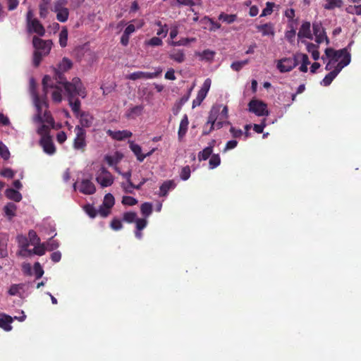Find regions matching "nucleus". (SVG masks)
Masks as SVG:
<instances>
[{"instance_id": "nucleus-1", "label": "nucleus", "mask_w": 361, "mask_h": 361, "mask_svg": "<svg viewBox=\"0 0 361 361\" xmlns=\"http://www.w3.org/2000/svg\"><path fill=\"white\" fill-rule=\"evenodd\" d=\"M72 67V61L69 59L63 57L56 67L51 68V79L53 82L54 80L56 83L63 87L71 110L73 113H79L81 103L78 97H86L87 92L79 78H73L71 82L67 80L64 73Z\"/></svg>"}, {"instance_id": "nucleus-2", "label": "nucleus", "mask_w": 361, "mask_h": 361, "mask_svg": "<svg viewBox=\"0 0 361 361\" xmlns=\"http://www.w3.org/2000/svg\"><path fill=\"white\" fill-rule=\"evenodd\" d=\"M34 121L39 125L37 132L41 136L39 143L43 150L48 154H53L56 148L50 135V130L59 129L61 126L55 123L51 114H36Z\"/></svg>"}, {"instance_id": "nucleus-3", "label": "nucleus", "mask_w": 361, "mask_h": 361, "mask_svg": "<svg viewBox=\"0 0 361 361\" xmlns=\"http://www.w3.org/2000/svg\"><path fill=\"white\" fill-rule=\"evenodd\" d=\"M43 93L39 95L37 92V82L34 78H30L29 80V91L32 97V102L36 108L37 113H49L47 111L48 102L47 93L49 88L54 87V82L52 81L51 76L46 75L44 76L42 81Z\"/></svg>"}, {"instance_id": "nucleus-4", "label": "nucleus", "mask_w": 361, "mask_h": 361, "mask_svg": "<svg viewBox=\"0 0 361 361\" xmlns=\"http://www.w3.org/2000/svg\"><path fill=\"white\" fill-rule=\"evenodd\" d=\"M353 42H351L347 47L339 50H335L333 48H326L325 49V54L328 58H332L334 61H338L339 59L342 58L340 62L344 66H347L351 61V55L349 52L351 44Z\"/></svg>"}, {"instance_id": "nucleus-5", "label": "nucleus", "mask_w": 361, "mask_h": 361, "mask_svg": "<svg viewBox=\"0 0 361 361\" xmlns=\"http://www.w3.org/2000/svg\"><path fill=\"white\" fill-rule=\"evenodd\" d=\"M68 0H56L54 2L51 11L56 13V19L61 23H65L68 20L69 11L66 7Z\"/></svg>"}, {"instance_id": "nucleus-6", "label": "nucleus", "mask_w": 361, "mask_h": 361, "mask_svg": "<svg viewBox=\"0 0 361 361\" xmlns=\"http://www.w3.org/2000/svg\"><path fill=\"white\" fill-rule=\"evenodd\" d=\"M114 180L113 175L104 166H102L96 174V181L102 188L111 186Z\"/></svg>"}, {"instance_id": "nucleus-7", "label": "nucleus", "mask_w": 361, "mask_h": 361, "mask_svg": "<svg viewBox=\"0 0 361 361\" xmlns=\"http://www.w3.org/2000/svg\"><path fill=\"white\" fill-rule=\"evenodd\" d=\"M32 44L35 51H39L47 56L51 51L52 42L51 40H44L38 37L34 36L32 38Z\"/></svg>"}, {"instance_id": "nucleus-8", "label": "nucleus", "mask_w": 361, "mask_h": 361, "mask_svg": "<svg viewBox=\"0 0 361 361\" xmlns=\"http://www.w3.org/2000/svg\"><path fill=\"white\" fill-rule=\"evenodd\" d=\"M298 64L297 56L293 58H283L278 61L277 68L281 73H286L292 71Z\"/></svg>"}, {"instance_id": "nucleus-9", "label": "nucleus", "mask_w": 361, "mask_h": 361, "mask_svg": "<svg viewBox=\"0 0 361 361\" xmlns=\"http://www.w3.org/2000/svg\"><path fill=\"white\" fill-rule=\"evenodd\" d=\"M162 72L161 68H159L154 73H148L143 71L133 72L127 76V78L131 80H136L138 79H152L158 77Z\"/></svg>"}, {"instance_id": "nucleus-10", "label": "nucleus", "mask_w": 361, "mask_h": 361, "mask_svg": "<svg viewBox=\"0 0 361 361\" xmlns=\"http://www.w3.org/2000/svg\"><path fill=\"white\" fill-rule=\"evenodd\" d=\"M85 130L82 128H77L76 137L74 139L73 147L75 149H81L82 152L86 147Z\"/></svg>"}, {"instance_id": "nucleus-11", "label": "nucleus", "mask_w": 361, "mask_h": 361, "mask_svg": "<svg viewBox=\"0 0 361 361\" xmlns=\"http://www.w3.org/2000/svg\"><path fill=\"white\" fill-rule=\"evenodd\" d=\"M215 115L216 114H209L208 121L204 126V130L202 132L203 135H208L212 132V130L215 128L219 129L223 126L221 121H216Z\"/></svg>"}, {"instance_id": "nucleus-12", "label": "nucleus", "mask_w": 361, "mask_h": 361, "mask_svg": "<svg viewBox=\"0 0 361 361\" xmlns=\"http://www.w3.org/2000/svg\"><path fill=\"white\" fill-rule=\"evenodd\" d=\"M248 106L249 111L252 113H269L267 104L259 99H252Z\"/></svg>"}, {"instance_id": "nucleus-13", "label": "nucleus", "mask_w": 361, "mask_h": 361, "mask_svg": "<svg viewBox=\"0 0 361 361\" xmlns=\"http://www.w3.org/2000/svg\"><path fill=\"white\" fill-rule=\"evenodd\" d=\"M27 30L29 33H36L40 37L45 35V28L43 25L37 18H35L27 25Z\"/></svg>"}, {"instance_id": "nucleus-14", "label": "nucleus", "mask_w": 361, "mask_h": 361, "mask_svg": "<svg viewBox=\"0 0 361 361\" xmlns=\"http://www.w3.org/2000/svg\"><path fill=\"white\" fill-rule=\"evenodd\" d=\"M79 191L85 195H92L96 192V187L90 178L82 180L78 188Z\"/></svg>"}, {"instance_id": "nucleus-15", "label": "nucleus", "mask_w": 361, "mask_h": 361, "mask_svg": "<svg viewBox=\"0 0 361 361\" xmlns=\"http://www.w3.org/2000/svg\"><path fill=\"white\" fill-rule=\"evenodd\" d=\"M107 133L109 135H110L113 139L116 140H123L126 138L130 137L132 136V133L129 130H118V131H113L111 130H109L107 131Z\"/></svg>"}, {"instance_id": "nucleus-16", "label": "nucleus", "mask_w": 361, "mask_h": 361, "mask_svg": "<svg viewBox=\"0 0 361 361\" xmlns=\"http://www.w3.org/2000/svg\"><path fill=\"white\" fill-rule=\"evenodd\" d=\"M215 140H212L208 147H205L202 151L198 153V159L200 161L207 160L210 156L212 155L213 147L214 146Z\"/></svg>"}, {"instance_id": "nucleus-17", "label": "nucleus", "mask_w": 361, "mask_h": 361, "mask_svg": "<svg viewBox=\"0 0 361 361\" xmlns=\"http://www.w3.org/2000/svg\"><path fill=\"white\" fill-rule=\"evenodd\" d=\"M188 124H189V121L188 119V116L186 114H185V116H183V118H182V120L180 123L179 129H178V136L179 140H181L183 139V137L185 135V134L188 131Z\"/></svg>"}, {"instance_id": "nucleus-18", "label": "nucleus", "mask_w": 361, "mask_h": 361, "mask_svg": "<svg viewBox=\"0 0 361 361\" xmlns=\"http://www.w3.org/2000/svg\"><path fill=\"white\" fill-rule=\"evenodd\" d=\"M298 36L300 38L305 37L308 39H312V35L310 31V23L305 22L302 24L298 33Z\"/></svg>"}, {"instance_id": "nucleus-19", "label": "nucleus", "mask_w": 361, "mask_h": 361, "mask_svg": "<svg viewBox=\"0 0 361 361\" xmlns=\"http://www.w3.org/2000/svg\"><path fill=\"white\" fill-rule=\"evenodd\" d=\"M13 322L11 317L5 314H0V328H2L5 331H10L12 329L11 324Z\"/></svg>"}, {"instance_id": "nucleus-20", "label": "nucleus", "mask_w": 361, "mask_h": 361, "mask_svg": "<svg viewBox=\"0 0 361 361\" xmlns=\"http://www.w3.org/2000/svg\"><path fill=\"white\" fill-rule=\"evenodd\" d=\"M176 187V184L172 180L164 181L159 188V196L165 197L167 195L169 190Z\"/></svg>"}, {"instance_id": "nucleus-21", "label": "nucleus", "mask_w": 361, "mask_h": 361, "mask_svg": "<svg viewBox=\"0 0 361 361\" xmlns=\"http://www.w3.org/2000/svg\"><path fill=\"white\" fill-rule=\"evenodd\" d=\"M16 210L17 207L13 202L7 203L4 207L5 215L8 220H11L16 216Z\"/></svg>"}, {"instance_id": "nucleus-22", "label": "nucleus", "mask_w": 361, "mask_h": 361, "mask_svg": "<svg viewBox=\"0 0 361 361\" xmlns=\"http://www.w3.org/2000/svg\"><path fill=\"white\" fill-rule=\"evenodd\" d=\"M257 30L262 32L263 36L274 35V29L271 23H265L264 25H258Z\"/></svg>"}, {"instance_id": "nucleus-23", "label": "nucleus", "mask_w": 361, "mask_h": 361, "mask_svg": "<svg viewBox=\"0 0 361 361\" xmlns=\"http://www.w3.org/2000/svg\"><path fill=\"white\" fill-rule=\"evenodd\" d=\"M169 58L178 63H183L185 56L183 50L174 49L170 52Z\"/></svg>"}, {"instance_id": "nucleus-24", "label": "nucleus", "mask_w": 361, "mask_h": 361, "mask_svg": "<svg viewBox=\"0 0 361 361\" xmlns=\"http://www.w3.org/2000/svg\"><path fill=\"white\" fill-rule=\"evenodd\" d=\"M5 195L9 200L19 202L22 200V195L13 188H8L5 191Z\"/></svg>"}, {"instance_id": "nucleus-25", "label": "nucleus", "mask_w": 361, "mask_h": 361, "mask_svg": "<svg viewBox=\"0 0 361 361\" xmlns=\"http://www.w3.org/2000/svg\"><path fill=\"white\" fill-rule=\"evenodd\" d=\"M130 148L132 150V152L135 154V155L137 157V159L139 161L142 162L144 161V159H145V156H144V154L142 153V148L139 145L130 142Z\"/></svg>"}, {"instance_id": "nucleus-26", "label": "nucleus", "mask_w": 361, "mask_h": 361, "mask_svg": "<svg viewBox=\"0 0 361 361\" xmlns=\"http://www.w3.org/2000/svg\"><path fill=\"white\" fill-rule=\"evenodd\" d=\"M80 116V122L82 127L88 128L90 127L93 123L94 118L92 114H77Z\"/></svg>"}, {"instance_id": "nucleus-27", "label": "nucleus", "mask_w": 361, "mask_h": 361, "mask_svg": "<svg viewBox=\"0 0 361 361\" xmlns=\"http://www.w3.org/2000/svg\"><path fill=\"white\" fill-rule=\"evenodd\" d=\"M53 90V92H51V99L55 103H60L62 100V89L57 86L54 82V87L51 88Z\"/></svg>"}, {"instance_id": "nucleus-28", "label": "nucleus", "mask_w": 361, "mask_h": 361, "mask_svg": "<svg viewBox=\"0 0 361 361\" xmlns=\"http://www.w3.org/2000/svg\"><path fill=\"white\" fill-rule=\"evenodd\" d=\"M218 19L224 23H226L227 24H231L236 20L237 15L236 14H227L224 12H221L219 14Z\"/></svg>"}, {"instance_id": "nucleus-29", "label": "nucleus", "mask_w": 361, "mask_h": 361, "mask_svg": "<svg viewBox=\"0 0 361 361\" xmlns=\"http://www.w3.org/2000/svg\"><path fill=\"white\" fill-rule=\"evenodd\" d=\"M343 6L342 0H326L324 8L326 10H333L335 8H341Z\"/></svg>"}, {"instance_id": "nucleus-30", "label": "nucleus", "mask_w": 361, "mask_h": 361, "mask_svg": "<svg viewBox=\"0 0 361 361\" xmlns=\"http://www.w3.org/2000/svg\"><path fill=\"white\" fill-rule=\"evenodd\" d=\"M102 204L104 207H107V209H111L115 204L114 197L111 193H107L104 197Z\"/></svg>"}, {"instance_id": "nucleus-31", "label": "nucleus", "mask_w": 361, "mask_h": 361, "mask_svg": "<svg viewBox=\"0 0 361 361\" xmlns=\"http://www.w3.org/2000/svg\"><path fill=\"white\" fill-rule=\"evenodd\" d=\"M140 211L145 217H148L152 213V204L149 202H145L140 206Z\"/></svg>"}, {"instance_id": "nucleus-32", "label": "nucleus", "mask_w": 361, "mask_h": 361, "mask_svg": "<svg viewBox=\"0 0 361 361\" xmlns=\"http://www.w3.org/2000/svg\"><path fill=\"white\" fill-rule=\"evenodd\" d=\"M17 241L18 243L19 247H20V250H27V247L29 246V240L28 238L23 235H19L17 236Z\"/></svg>"}, {"instance_id": "nucleus-33", "label": "nucleus", "mask_w": 361, "mask_h": 361, "mask_svg": "<svg viewBox=\"0 0 361 361\" xmlns=\"http://www.w3.org/2000/svg\"><path fill=\"white\" fill-rule=\"evenodd\" d=\"M215 51L206 49L204 50L201 54H200V56L201 57L202 60H205L207 61H212L214 59V57L215 56Z\"/></svg>"}, {"instance_id": "nucleus-34", "label": "nucleus", "mask_w": 361, "mask_h": 361, "mask_svg": "<svg viewBox=\"0 0 361 361\" xmlns=\"http://www.w3.org/2000/svg\"><path fill=\"white\" fill-rule=\"evenodd\" d=\"M136 219L137 214L134 212H128L123 214V221L128 224L135 222Z\"/></svg>"}, {"instance_id": "nucleus-35", "label": "nucleus", "mask_w": 361, "mask_h": 361, "mask_svg": "<svg viewBox=\"0 0 361 361\" xmlns=\"http://www.w3.org/2000/svg\"><path fill=\"white\" fill-rule=\"evenodd\" d=\"M28 240L31 245H38L40 243V238L34 230H30L28 232Z\"/></svg>"}, {"instance_id": "nucleus-36", "label": "nucleus", "mask_w": 361, "mask_h": 361, "mask_svg": "<svg viewBox=\"0 0 361 361\" xmlns=\"http://www.w3.org/2000/svg\"><path fill=\"white\" fill-rule=\"evenodd\" d=\"M145 44L149 47H159L163 44V41L158 37H153L150 39L146 40Z\"/></svg>"}, {"instance_id": "nucleus-37", "label": "nucleus", "mask_w": 361, "mask_h": 361, "mask_svg": "<svg viewBox=\"0 0 361 361\" xmlns=\"http://www.w3.org/2000/svg\"><path fill=\"white\" fill-rule=\"evenodd\" d=\"M221 164L219 154H212L209 161V169H214Z\"/></svg>"}, {"instance_id": "nucleus-38", "label": "nucleus", "mask_w": 361, "mask_h": 361, "mask_svg": "<svg viewBox=\"0 0 361 361\" xmlns=\"http://www.w3.org/2000/svg\"><path fill=\"white\" fill-rule=\"evenodd\" d=\"M35 247L32 249V252L35 255L42 256L45 254L47 247L45 246V243H39L38 245H35Z\"/></svg>"}, {"instance_id": "nucleus-39", "label": "nucleus", "mask_w": 361, "mask_h": 361, "mask_svg": "<svg viewBox=\"0 0 361 361\" xmlns=\"http://www.w3.org/2000/svg\"><path fill=\"white\" fill-rule=\"evenodd\" d=\"M84 210L90 218H95L97 215V209L92 204H86Z\"/></svg>"}, {"instance_id": "nucleus-40", "label": "nucleus", "mask_w": 361, "mask_h": 361, "mask_svg": "<svg viewBox=\"0 0 361 361\" xmlns=\"http://www.w3.org/2000/svg\"><path fill=\"white\" fill-rule=\"evenodd\" d=\"M228 107L222 104H215L209 113H227Z\"/></svg>"}, {"instance_id": "nucleus-41", "label": "nucleus", "mask_w": 361, "mask_h": 361, "mask_svg": "<svg viewBox=\"0 0 361 361\" xmlns=\"http://www.w3.org/2000/svg\"><path fill=\"white\" fill-rule=\"evenodd\" d=\"M68 40V31L66 29H63L59 34V44L61 47H65L67 45Z\"/></svg>"}, {"instance_id": "nucleus-42", "label": "nucleus", "mask_w": 361, "mask_h": 361, "mask_svg": "<svg viewBox=\"0 0 361 361\" xmlns=\"http://www.w3.org/2000/svg\"><path fill=\"white\" fill-rule=\"evenodd\" d=\"M274 5L275 4L273 2H267L266 4V7L262 10L260 17H264L271 15L273 12Z\"/></svg>"}, {"instance_id": "nucleus-43", "label": "nucleus", "mask_w": 361, "mask_h": 361, "mask_svg": "<svg viewBox=\"0 0 361 361\" xmlns=\"http://www.w3.org/2000/svg\"><path fill=\"white\" fill-rule=\"evenodd\" d=\"M336 75L332 71H330L322 80L321 84L324 86H329L332 82Z\"/></svg>"}, {"instance_id": "nucleus-44", "label": "nucleus", "mask_w": 361, "mask_h": 361, "mask_svg": "<svg viewBox=\"0 0 361 361\" xmlns=\"http://www.w3.org/2000/svg\"><path fill=\"white\" fill-rule=\"evenodd\" d=\"M0 157L4 160L8 159L10 157V152L7 147L0 141Z\"/></svg>"}, {"instance_id": "nucleus-45", "label": "nucleus", "mask_w": 361, "mask_h": 361, "mask_svg": "<svg viewBox=\"0 0 361 361\" xmlns=\"http://www.w3.org/2000/svg\"><path fill=\"white\" fill-rule=\"evenodd\" d=\"M45 56V55L42 54L41 52L35 51L33 54V65L35 67H38L42 61V58Z\"/></svg>"}, {"instance_id": "nucleus-46", "label": "nucleus", "mask_w": 361, "mask_h": 361, "mask_svg": "<svg viewBox=\"0 0 361 361\" xmlns=\"http://www.w3.org/2000/svg\"><path fill=\"white\" fill-rule=\"evenodd\" d=\"M248 63V60H244L240 61L233 62L231 65V68L235 71H240L242 68Z\"/></svg>"}, {"instance_id": "nucleus-47", "label": "nucleus", "mask_w": 361, "mask_h": 361, "mask_svg": "<svg viewBox=\"0 0 361 361\" xmlns=\"http://www.w3.org/2000/svg\"><path fill=\"white\" fill-rule=\"evenodd\" d=\"M8 241V235L6 233H0V250L6 251L7 243Z\"/></svg>"}, {"instance_id": "nucleus-48", "label": "nucleus", "mask_w": 361, "mask_h": 361, "mask_svg": "<svg viewBox=\"0 0 361 361\" xmlns=\"http://www.w3.org/2000/svg\"><path fill=\"white\" fill-rule=\"evenodd\" d=\"M110 227L114 231H119L123 228V224L120 219L114 218L110 223Z\"/></svg>"}, {"instance_id": "nucleus-49", "label": "nucleus", "mask_w": 361, "mask_h": 361, "mask_svg": "<svg viewBox=\"0 0 361 361\" xmlns=\"http://www.w3.org/2000/svg\"><path fill=\"white\" fill-rule=\"evenodd\" d=\"M190 166H185L181 169L180 177L183 180H187L190 176Z\"/></svg>"}, {"instance_id": "nucleus-50", "label": "nucleus", "mask_w": 361, "mask_h": 361, "mask_svg": "<svg viewBox=\"0 0 361 361\" xmlns=\"http://www.w3.org/2000/svg\"><path fill=\"white\" fill-rule=\"evenodd\" d=\"M137 203V200L130 196H123L122 199V204L128 206H133Z\"/></svg>"}, {"instance_id": "nucleus-51", "label": "nucleus", "mask_w": 361, "mask_h": 361, "mask_svg": "<svg viewBox=\"0 0 361 361\" xmlns=\"http://www.w3.org/2000/svg\"><path fill=\"white\" fill-rule=\"evenodd\" d=\"M211 80L209 78H207L204 80L202 87L201 89L198 91V92L207 96V94L211 86Z\"/></svg>"}, {"instance_id": "nucleus-52", "label": "nucleus", "mask_w": 361, "mask_h": 361, "mask_svg": "<svg viewBox=\"0 0 361 361\" xmlns=\"http://www.w3.org/2000/svg\"><path fill=\"white\" fill-rule=\"evenodd\" d=\"M34 271L37 279L42 278L44 274V270L39 262L34 264Z\"/></svg>"}, {"instance_id": "nucleus-53", "label": "nucleus", "mask_w": 361, "mask_h": 361, "mask_svg": "<svg viewBox=\"0 0 361 361\" xmlns=\"http://www.w3.org/2000/svg\"><path fill=\"white\" fill-rule=\"evenodd\" d=\"M46 245H47V250H49V251H52V250H56V248L59 247V243L55 240H53V238H51L46 243Z\"/></svg>"}, {"instance_id": "nucleus-54", "label": "nucleus", "mask_w": 361, "mask_h": 361, "mask_svg": "<svg viewBox=\"0 0 361 361\" xmlns=\"http://www.w3.org/2000/svg\"><path fill=\"white\" fill-rule=\"evenodd\" d=\"M324 40L326 41V44L329 43V39L326 36L325 31H321L318 35L315 36V41L318 44L322 43Z\"/></svg>"}, {"instance_id": "nucleus-55", "label": "nucleus", "mask_w": 361, "mask_h": 361, "mask_svg": "<svg viewBox=\"0 0 361 361\" xmlns=\"http://www.w3.org/2000/svg\"><path fill=\"white\" fill-rule=\"evenodd\" d=\"M97 213L103 218L107 217L111 214V209H107L103 204L99 206Z\"/></svg>"}, {"instance_id": "nucleus-56", "label": "nucleus", "mask_w": 361, "mask_h": 361, "mask_svg": "<svg viewBox=\"0 0 361 361\" xmlns=\"http://www.w3.org/2000/svg\"><path fill=\"white\" fill-rule=\"evenodd\" d=\"M266 126H267L266 118H264L259 124H254L253 130L257 133H262Z\"/></svg>"}, {"instance_id": "nucleus-57", "label": "nucleus", "mask_w": 361, "mask_h": 361, "mask_svg": "<svg viewBox=\"0 0 361 361\" xmlns=\"http://www.w3.org/2000/svg\"><path fill=\"white\" fill-rule=\"evenodd\" d=\"M39 16L42 18H46L49 13V6L39 4Z\"/></svg>"}, {"instance_id": "nucleus-58", "label": "nucleus", "mask_w": 361, "mask_h": 361, "mask_svg": "<svg viewBox=\"0 0 361 361\" xmlns=\"http://www.w3.org/2000/svg\"><path fill=\"white\" fill-rule=\"evenodd\" d=\"M136 229L137 230H142L144 229L147 224V221L145 219H136L135 220Z\"/></svg>"}, {"instance_id": "nucleus-59", "label": "nucleus", "mask_w": 361, "mask_h": 361, "mask_svg": "<svg viewBox=\"0 0 361 361\" xmlns=\"http://www.w3.org/2000/svg\"><path fill=\"white\" fill-rule=\"evenodd\" d=\"M230 133L234 138H240L243 135L242 130L237 129L235 127H231Z\"/></svg>"}, {"instance_id": "nucleus-60", "label": "nucleus", "mask_w": 361, "mask_h": 361, "mask_svg": "<svg viewBox=\"0 0 361 361\" xmlns=\"http://www.w3.org/2000/svg\"><path fill=\"white\" fill-rule=\"evenodd\" d=\"M188 100V96H184L178 102H177L174 107H173V110L176 111H179L180 110V106L184 104L185 102H187Z\"/></svg>"}, {"instance_id": "nucleus-61", "label": "nucleus", "mask_w": 361, "mask_h": 361, "mask_svg": "<svg viewBox=\"0 0 361 361\" xmlns=\"http://www.w3.org/2000/svg\"><path fill=\"white\" fill-rule=\"evenodd\" d=\"M0 174L4 177L13 178L15 173L11 169L6 168L1 171Z\"/></svg>"}, {"instance_id": "nucleus-62", "label": "nucleus", "mask_w": 361, "mask_h": 361, "mask_svg": "<svg viewBox=\"0 0 361 361\" xmlns=\"http://www.w3.org/2000/svg\"><path fill=\"white\" fill-rule=\"evenodd\" d=\"M20 288L21 286L20 284H13L9 288L8 294L11 295H16Z\"/></svg>"}, {"instance_id": "nucleus-63", "label": "nucleus", "mask_w": 361, "mask_h": 361, "mask_svg": "<svg viewBox=\"0 0 361 361\" xmlns=\"http://www.w3.org/2000/svg\"><path fill=\"white\" fill-rule=\"evenodd\" d=\"M168 25L165 24L164 25V26H161V27H159V29L157 32V35L162 37H166L168 34Z\"/></svg>"}, {"instance_id": "nucleus-64", "label": "nucleus", "mask_w": 361, "mask_h": 361, "mask_svg": "<svg viewBox=\"0 0 361 361\" xmlns=\"http://www.w3.org/2000/svg\"><path fill=\"white\" fill-rule=\"evenodd\" d=\"M348 13L361 15V4L354 6H350L348 10Z\"/></svg>"}]
</instances>
